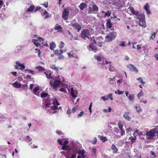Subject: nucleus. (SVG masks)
<instances>
[{"instance_id": "obj_4", "label": "nucleus", "mask_w": 158, "mask_h": 158, "mask_svg": "<svg viewBox=\"0 0 158 158\" xmlns=\"http://www.w3.org/2000/svg\"><path fill=\"white\" fill-rule=\"evenodd\" d=\"M137 19L139 20V25L140 26L145 28L146 27V23L145 21V15L143 14H140L137 15Z\"/></svg>"}, {"instance_id": "obj_12", "label": "nucleus", "mask_w": 158, "mask_h": 158, "mask_svg": "<svg viewBox=\"0 0 158 158\" xmlns=\"http://www.w3.org/2000/svg\"><path fill=\"white\" fill-rule=\"evenodd\" d=\"M70 144L69 146H63L62 147V149L63 150H72V148H73V145H75V144L72 143L71 145L72 146H70Z\"/></svg>"}, {"instance_id": "obj_39", "label": "nucleus", "mask_w": 158, "mask_h": 158, "mask_svg": "<svg viewBox=\"0 0 158 158\" xmlns=\"http://www.w3.org/2000/svg\"><path fill=\"white\" fill-rule=\"evenodd\" d=\"M149 6L148 3H147L145 6H144V9L146 10L149 9Z\"/></svg>"}, {"instance_id": "obj_54", "label": "nucleus", "mask_w": 158, "mask_h": 158, "mask_svg": "<svg viewBox=\"0 0 158 158\" xmlns=\"http://www.w3.org/2000/svg\"><path fill=\"white\" fill-rule=\"evenodd\" d=\"M60 90L62 92H63L65 93H67L66 90L64 88H61L60 89Z\"/></svg>"}, {"instance_id": "obj_63", "label": "nucleus", "mask_w": 158, "mask_h": 158, "mask_svg": "<svg viewBox=\"0 0 158 158\" xmlns=\"http://www.w3.org/2000/svg\"><path fill=\"white\" fill-rule=\"evenodd\" d=\"M120 131H121V136H122L124 134L125 131H124V130L123 129L120 130Z\"/></svg>"}, {"instance_id": "obj_28", "label": "nucleus", "mask_w": 158, "mask_h": 158, "mask_svg": "<svg viewBox=\"0 0 158 158\" xmlns=\"http://www.w3.org/2000/svg\"><path fill=\"white\" fill-rule=\"evenodd\" d=\"M32 139L29 136H27L25 138V141L27 143H30L32 141Z\"/></svg>"}, {"instance_id": "obj_29", "label": "nucleus", "mask_w": 158, "mask_h": 158, "mask_svg": "<svg viewBox=\"0 0 158 158\" xmlns=\"http://www.w3.org/2000/svg\"><path fill=\"white\" fill-rule=\"evenodd\" d=\"M35 8V7L34 5H31L29 8H28L27 11L31 12Z\"/></svg>"}, {"instance_id": "obj_35", "label": "nucleus", "mask_w": 158, "mask_h": 158, "mask_svg": "<svg viewBox=\"0 0 158 158\" xmlns=\"http://www.w3.org/2000/svg\"><path fill=\"white\" fill-rule=\"evenodd\" d=\"M125 81V80L123 79V77H121V78L118 79L117 81V83H121L123 82H124Z\"/></svg>"}, {"instance_id": "obj_23", "label": "nucleus", "mask_w": 158, "mask_h": 158, "mask_svg": "<svg viewBox=\"0 0 158 158\" xmlns=\"http://www.w3.org/2000/svg\"><path fill=\"white\" fill-rule=\"evenodd\" d=\"M87 7V6L85 3H82L80 4L79 6V7L80 8L81 10H83L85 8Z\"/></svg>"}, {"instance_id": "obj_22", "label": "nucleus", "mask_w": 158, "mask_h": 158, "mask_svg": "<svg viewBox=\"0 0 158 158\" xmlns=\"http://www.w3.org/2000/svg\"><path fill=\"white\" fill-rule=\"evenodd\" d=\"M42 15L43 16H45L44 19H48L50 17V16L49 15L48 12L46 10L42 14Z\"/></svg>"}, {"instance_id": "obj_31", "label": "nucleus", "mask_w": 158, "mask_h": 158, "mask_svg": "<svg viewBox=\"0 0 158 158\" xmlns=\"http://www.w3.org/2000/svg\"><path fill=\"white\" fill-rule=\"evenodd\" d=\"M112 95L113 94L112 93L108 94L107 96V98H108V100L110 98L111 100H113V98Z\"/></svg>"}, {"instance_id": "obj_19", "label": "nucleus", "mask_w": 158, "mask_h": 158, "mask_svg": "<svg viewBox=\"0 0 158 158\" xmlns=\"http://www.w3.org/2000/svg\"><path fill=\"white\" fill-rule=\"evenodd\" d=\"M111 148L113 150V152L114 153H117L118 149L116 146L114 144H112L111 145Z\"/></svg>"}, {"instance_id": "obj_37", "label": "nucleus", "mask_w": 158, "mask_h": 158, "mask_svg": "<svg viewBox=\"0 0 158 158\" xmlns=\"http://www.w3.org/2000/svg\"><path fill=\"white\" fill-rule=\"evenodd\" d=\"M25 71L28 72L29 73H30L34 75L35 74V72L31 70H29L28 69H25Z\"/></svg>"}, {"instance_id": "obj_18", "label": "nucleus", "mask_w": 158, "mask_h": 158, "mask_svg": "<svg viewBox=\"0 0 158 158\" xmlns=\"http://www.w3.org/2000/svg\"><path fill=\"white\" fill-rule=\"evenodd\" d=\"M134 107L138 113H139L142 111V109H141L140 106L139 104H136V105H135Z\"/></svg>"}, {"instance_id": "obj_60", "label": "nucleus", "mask_w": 158, "mask_h": 158, "mask_svg": "<svg viewBox=\"0 0 158 158\" xmlns=\"http://www.w3.org/2000/svg\"><path fill=\"white\" fill-rule=\"evenodd\" d=\"M57 142L60 145H63L62 141L60 139H58L57 140Z\"/></svg>"}, {"instance_id": "obj_51", "label": "nucleus", "mask_w": 158, "mask_h": 158, "mask_svg": "<svg viewBox=\"0 0 158 158\" xmlns=\"http://www.w3.org/2000/svg\"><path fill=\"white\" fill-rule=\"evenodd\" d=\"M92 102H91L90 104V105L89 106V111L90 112V114L91 113V112L92 111V110H91V108L92 107Z\"/></svg>"}, {"instance_id": "obj_44", "label": "nucleus", "mask_w": 158, "mask_h": 158, "mask_svg": "<svg viewBox=\"0 0 158 158\" xmlns=\"http://www.w3.org/2000/svg\"><path fill=\"white\" fill-rule=\"evenodd\" d=\"M132 13L134 15H135V16H137L139 14V12L138 11H136L134 10L132 12Z\"/></svg>"}, {"instance_id": "obj_55", "label": "nucleus", "mask_w": 158, "mask_h": 158, "mask_svg": "<svg viewBox=\"0 0 158 158\" xmlns=\"http://www.w3.org/2000/svg\"><path fill=\"white\" fill-rule=\"evenodd\" d=\"M95 43L96 44H97L99 47H101L102 46V42L99 43V42H97L95 41Z\"/></svg>"}, {"instance_id": "obj_1", "label": "nucleus", "mask_w": 158, "mask_h": 158, "mask_svg": "<svg viewBox=\"0 0 158 158\" xmlns=\"http://www.w3.org/2000/svg\"><path fill=\"white\" fill-rule=\"evenodd\" d=\"M52 104L53 105V106H51V104L50 103H46L43 106V108L45 110H47V113H52V114H53L57 112L56 111L52 112L50 110H54L58 109L57 106L59 105V104L57 100L56 99H54L52 102Z\"/></svg>"}, {"instance_id": "obj_9", "label": "nucleus", "mask_w": 158, "mask_h": 158, "mask_svg": "<svg viewBox=\"0 0 158 158\" xmlns=\"http://www.w3.org/2000/svg\"><path fill=\"white\" fill-rule=\"evenodd\" d=\"M16 65H15V69H22L25 68V66L24 64L20 63L18 61L16 62Z\"/></svg>"}, {"instance_id": "obj_14", "label": "nucleus", "mask_w": 158, "mask_h": 158, "mask_svg": "<svg viewBox=\"0 0 158 158\" xmlns=\"http://www.w3.org/2000/svg\"><path fill=\"white\" fill-rule=\"evenodd\" d=\"M77 93V91L76 90H74L73 87L71 88V95L74 98V99H75L77 97L76 94Z\"/></svg>"}, {"instance_id": "obj_49", "label": "nucleus", "mask_w": 158, "mask_h": 158, "mask_svg": "<svg viewBox=\"0 0 158 158\" xmlns=\"http://www.w3.org/2000/svg\"><path fill=\"white\" fill-rule=\"evenodd\" d=\"M143 94V93L141 90V91L138 94V98H139L140 97L142 96Z\"/></svg>"}, {"instance_id": "obj_36", "label": "nucleus", "mask_w": 158, "mask_h": 158, "mask_svg": "<svg viewBox=\"0 0 158 158\" xmlns=\"http://www.w3.org/2000/svg\"><path fill=\"white\" fill-rule=\"evenodd\" d=\"M50 68L55 69L56 71H59V68L56 67L55 65H52L50 66Z\"/></svg>"}, {"instance_id": "obj_25", "label": "nucleus", "mask_w": 158, "mask_h": 158, "mask_svg": "<svg viewBox=\"0 0 158 158\" xmlns=\"http://www.w3.org/2000/svg\"><path fill=\"white\" fill-rule=\"evenodd\" d=\"M98 137L102 141V142H105L107 140V138L103 136L98 135Z\"/></svg>"}, {"instance_id": "obj_24", "label": "nucleus", "mask_w": 158, "mask_h": 158, "mask_svg": "<svg viewBox=\"0 0 158 158\" xmlns=\"http://www.w3.org/2000/svg\"><path fill=\"white\" fill-rule=\"evenodd\" d=\"M92 10L97 12L98 11V6L95 4H94L92 5Z\"/></svg>"}, {"instance_id": "obj_40", "label": "nucleus", "mask_w": 158, "mask_h": 158, "mask_svg": "<svg viewBox=\"0 0 158 158\" xmlns=\"http://www.w3.org/2000/svg\"><path fill=\"white\" fill-rule=\"evenodd\" d=\"M94 57L96 59L99 61H101V57L100 56L95 55L94 56Z\"/></svg>"}, {"instance_id": "obj_52", "label": "nucleus", "mask_w": 158, "mask_h": 158, "mask_svg": "<svg viewBox=\"0 0 158 158\" xmlns=\"http://www.w3.org/2000/svg\"><path fill=\"white\" fill-rule=\"evenodd\" d=\"M73 154L70 158H76V153H74L73 151Z\"/></svg>"}, {"instance_id": "obj_21", "label": "nucleus", "mask_w": 158, "mask_h": 158, "mask_svg": "<svg viewBox=\"0 0 158 158\" xmlns=\"http://www.w3.org/2000/svg\"><path fill=\"white\" fill-rule=\"evenodd\" d=\"M56 47V44L53 42H52L50 44V48L51 50L54 51V48Z\"/></svg>"}, {"instance_id": "obj_48", "label": "nucleus", "mask_w": 158, "mask_h": 158, "mask_svg": "<svg viewBox=\"0 0 158 158\" xmlns=\"http://www.w3.org/2000/svg\"><path fill=\"white\" fill-rule=\"evenodd\" d=\"M123 92L122 91H121L119 90H117V91H115V93L116 94H118L121 95L123 94Z\"/></svg>"}, {"instance_id": "obj_50", "label": "nucleus", "mask_w": 158, "mask_h": 158, "mask_svg": "<svg viewBox=\"0 0 158 158\" xmlns=\"http://www.w3.org/2000/svg\"><path fill=\"white\" fill-rule=\"evenodd\" d=\"M44 73L46 74V76H47V77L48 78H51L52 77H51V73H50L49 74H47L46 72H44Z\"/></svg>"}, {"instance_id": "obj_62", "label": "nucleus", "mask_w": 158, "mask_h": 158, "mask_svg": "<svg viewBox=\"0 0 158 158\" xmlns=\"http://www.w3.org/2000/svg\"><path fill=\"white\" fill-rule=\"evenodd\" d=\"M156 33V32H154L153 33V34L152 35L151 37V39H153L155 38Z\"/></svg>"}, {"instance_id": "obj_15", "label": "nucleus", "mask_w": 158, "mask_h": 158, "mask_svg": "<svg viewBox=\"0 0 158 158\" xmlns=\"http://www.w3.org/2000/svg\"><path fill=\"white\" fill-rule=\"evenodd\" d=\"M115 77H114L112 78H109L108 79L109 83L113 86L115 85Z\"/></svg>"}, {"instance_id": "obj_5", "label": "nucleus", "mask_w": 158, "mask_h": 158, "mask_svg": "<svg viewBox=\"0 0 158 158\" xmlns=\"http://www.w3.org/2000/svg\"><path fill=\"white\" fill-rule=\"evenodd\" d=\"M157 132V129L154 128L151 130L150 131H147L146 135V138L148 139H152L155 136L156 133Z\"/></svg>"}, {"instance_id": "obj_34", "label": "nucleus", "mask_w": 158, "mask_h": 158, "mask_svg": "<svg viewBox=\"0 0 158 158\" xmlns=\"http://www.w3.org/2000/svg\"><path fill=\"white\" fill-rule=\"evenodd\" d=\"M48 95V94L45 93V92H42L41 94V98L46 97H47V96Z\"/></svg>"}, {"instance_id": "obj_3", "label": "nucleus", "mask_w": 158, "mask_h": 158, "mask_svg": "<svg viewBox=\"0 0 158 158\" xmlns=\"http://www.w3.org/2000/svg\"><path fill=\"white\" fill-rule=\"evenodd\" d=\"M64 78L62 76H59L58 79H56L54 81L53 80L50 81V84L51 86L54 89H56L59 86V85L63 81Z\"/></svg>"}, {"instance_id": "obj_46", "label": "nucleus", "mask_w": 158, "mask_h": 158, "mask_svg": "<svg viewBox=\"0 0 158 158\" xmlns=\"http://www.w3.org/2000/svg\"><path fill=\"white\" fill-rule=\"evenodd\" d=\"M84 112L83 111H81L80 113L78 114L77 117H81L83 116L84 114Z\"/></svg>"}, {"instance_id": "obj_27", "label": "nucleus", "mask_w": 158, "mask_h": 158, "mask_svg": "<svg viewBox=\"0 0 158 158\" xmlns=\"http://www.w3.org/2000/svg\"><path fill=\"white\" fill-rule=\"evenodd\" d=\"M12 84L13 86L16 88H20L21 86V85L20 83H18L16 82L13 83Z\"/></svg>"}, {"instance_id": "obj_32", "label": "nucleus", "mask_w": 158, "mask_h": 158, "mask_svg": "<svg viewBox=\"0 0 158 158\" xmlns=\"http://www.w3.org/2000/svg\"><path fill=\"white\" fill-rule=\"evenodd\" d=\"M44 40V38L42 37H39L38 38V42H39V43H40V44L41 43L42 44H43Z\"/></svg>"}, {"instance_id": "obj_11", "label": "nucleus", "mask_w": 158, "mask_h": 158, "mask_svg": "<svg viewBox=\"0 0 158 158\" xmlns=\"http://www.w3.org/2000/svg\"><path fill=\"white\" fill-rule=\"evenodd\" d=\"M69 12V9L68 8L65 9L62 14V18L64 19H66L67 17L68 16Z\"/></svg>"}, {"instance_id": "obj_8", "label": "nucleus", "mask_w": 158, "mask_h": 158, "mask_svg": "<svg viewBox=\"0 0 158 158\" xmlns=\"http://www.w3.org/2000/svg\"><path fill=\"white\" fill-rule=\"evenodd\" d=\"M127 67L130 71L136 73H137L139 71L138 69L133 65L129 64L127 65Z\"/></svg>"}, {"instance_id": "obj_41", "label": "nucleus", "mask_w": 158, "mask_h": 158, "mask_svg": "<svg viewBox=\"0 0 158 158\" xmlns=\"http://www.w3.org/2000/svg\"><path fill=\"white\" fill-rule=\"evenodd\" d=\"M111 12L109 10H108L105 13V17H106L107 16H110L111 15Z\"/></svg>"}, {"instance_id": "obj_6", "label": "nucleus", "mask_w": 158, "mask_h": 158, "mask_svg": "<svg viewBox=\"0 0 158 158\" xmlns=\"http://www.w3.org/2000/svg\"><path fill=\"white\" fill-rule=\"evenodd\" d=\"M105 37V39L107 42H110L114 40L116 36V33L115 32H110Z\"/></svg>"}, {"instance_id": "obj_2", "label": "nucleus", "mask_w": 158, "mask_h": 158, "mask_svg": "<svg viewBox=\"0 0 158 158\" xmlns=\"http://www.w3.org/2000/svg\"><path fill=\"white\" fill-rule=\"evenodd\" d=\"M72 151H73L74 153L78 154L77 158H85L86 151L83 149H80L76 145H73V148H72Z\"/></svg>"}, {"instance_id": "obj_42", "label": "nucleus", "mask_w": 158, "mask_h": 158, "mask_svg": "<svg viewBox=\"0 0 158 158\" xmlns=\"http://www.w3.org/2000/svg\"><path fill=\"white\" fill-rule=\"evenodd\" d=\"M36 68L38 69V70L40 71H42L44 70V68L42 66L36 67Z\"/></svg>"}, {"instance_id": "obj_64", "label": "nucleus", "mask_w": 158, "mask_h": 158, "mask_svg": "<svg viewBox=\"0 0 158 158\" xmlns=\"http://www.w3.org/2000/svg\"><path fill=\"white\" fill-rule=\"evenodd\" d=\"M40 9H41L40 7V6L37 7L35 10V12H36L38 10H40Z\"/></svg>"}, {"instance_id": "obj_59", "label": "nucleus", "mask_w": 158, "mask_h": 158, "mask_svg": "<svg viewBox=\"0 0 158 158\" xmlns=\"http://www.w3.org/2000/svg\"><path fill=\"white\" fill-rule=\"evenodd\" d=\"M64 58V56L62 55H60V56L57 58L58 60L63 59Z\"/></svg>"}, {"instance_id": "obj_58", "label": "nucleus", "mask_w": 158, "mask_h": 158, "mask_svg": "<svg viewBox=\"0 0 158 158\" xmlns=\"http://www.w3.org/2000/svg\"><path fill=\"white\" fill-rule=\"evenodd\" d=\"M101 98L103 101H107L108 100V98H107L106 96H102Z\"/></svg>"}, {"instance_id": "obj_61", "label": "nucleus", "mask_w": 158, "mask_h": 158, "mask_svg": "<svg viewBox=\"0 0 158 158\" xmlns=\"http://www.w3.org/2000/svg\"><path fill=\"white\" fill-rule=\"evenodd\" d=\"M141 46H142V45L141 44L137 45V49L138 50L140 49L141 48Z\"/></svg>"}, {"instance_id": "obj_47", "label": "nucleus", "mask_w": 158, "mask_h": 158, "mask_svg": "<svg viewBox=\"0 0 158 158\" xmlns=\"http://www.w3.org/2000/svg\"><path fill=\"white\" fill-rule=\"evenodd\" d=\"M54 54H57L58 55H60L61 54L59 50H56L54 51Z\"/></svg>"}, {"instance_id": "obj_7", "label": "nucleus", "mask_w": 158, "mask_h": 158, "mask_svg": "<svg viewBox=\"0 0 158 158\" xmlns=\"http://www.w3.org/2000/svg\"><path fill=\"white\" fill-rule=\"evenodd\" d=\"M90 34L89 31L87 29L83 30L81 33V36L84 40H85L86 38L89 39Z\"/></svg>"}, {"instance_id": "obj_45", "label": "nucleus", "mask_w": 158, "mask_h": 158, "mask_svg": "<svg viewBox=\"0 0 158 158\" xmlns=\"http://www.w3.org/2000/svg\"><path fill=\"white\" fill-rule=\"evenodd\" d=\"M108 69L110 71L112 72L114 71V68L110 65Z\"/></svg>"}, {"instance_id": "obj_13", "label": "nucleus", "mask_w": 158, "mask_h": 158, "mask_svg": "<svg viewBox=\"0 0 158 158\" xmlns=\"http://www.w3.org/2000/svg\"><path fill=\"white\" fill-rule=\"evenodd\" d=\"M129 114V112H125L123 114L124 118L127 120L130 121L131 120V118L128 115Z\"/></svg>"}, {"instance_id": "obj_10", "label": "nucleus", "mask_w": 158, "mask_h": 158, "mask_svg": "<svg viewBox=\"0 0 158 158\" xmlns=\"http://www.w3.org/2000/svg\"><path fill=\"white\" fill-rule=\"evenodd\" d=\"M71 26L75 30H77L78 32H79L81 30V26L77 23H73Z\"/></svg>"}, {"instance_id": "obj_26", "label": "nucleus", "mask_w": 158, "mask_h": 158, "mask_svg": "<svg viewBox=\"0 0 158 158\" xmlns=\"http://www.w3.org/2000/svg\"><path fill=\"white\" fill-rule=\"evenodd\" d=\"M106 25L107 26V27H108V28H110L112 27V24L111 23V21L110 20V19H109L106 22Z\"/></svg>"}, {"instance_id": "obj_16", "label": "nucleus", "mask_w": 158, "mask_h": 158, "mask_svg": "<svg viewBox=\"0 0 158 158\" xmlns=\"http://www.w3.org/2000/svg\"><path fill=\"white\" fill-rule=\"evenodd\" d=\"M89 50L90 51L92 50L94 52H96L97 50V48L92 44L89 45Z\"/></svg>"}, {"instance_id": "obj_57", "label": "nucleus", "mask_w": 158, "mask_h": 158, "mask_svg": "<svg viewBox=\"0 0 158 158\" xmlns=\"http://www.w3.org/2000/svg\"><path fill=\"white\" fill-rule=\"evenodd\" d=\"M96 149L95 148H93L91 150L92 152L94 154H96Z\"/></svg>"}, {"instance_id": "obj_33", "label": "nucleus", "mask_w": 158, "mask_h": 158, "mask_svg": "<svg viewBox=\"0 0 158 158\" xmlns=\"http://www.w3.org/2000/svg\"><path fill=\"white\" fill-rule=\"evenodd\" d=\"M39 90V88L38 87H37L34 88L33 90V94H36V93Z\"/></svg>"}, {"instance_id": "obj_53", "label": "nucleus", "mask_w": 158, "mask_h": 158, "mask_svg": "<svg viewBox=\"0 0 158 158\" xmlns=\"http://www.w3.org/2000/svg\"><path fill=\"white\" fill-rule=\"evenodd\" d=\"M67 114L69 115V116H70V114H71V110L69 108H68V109L67 111Z\"/></svg>"}, {"instance_id": "obj_30", "label": "nucleus", "mask_w": 158, "mask_h": 158, "mask_svg": "<svg viewBox=\"0 0 158 158\" xmlns=\"http://www.w3.org/2000/svg\"><path fill=\"white\" fill-rule=\"evenodd\" d=\"M127 97L129 100L132 101L134 98V95L133 94H129Z\"/></svg>"}, {"instance_id": "obj_43", "label": "nucleus", "mask_w": 158, "mask_h": 158, "mask_svg": "<svg viewBox=\"0 0 158 158\" xmlns=\"http://www.w3.org/2000/svg\"><path fill=\"white\" fill-rule=\"evenodd\" d=\"M65 45V44L63 42H61L60 43V44L59 46V48H60L61 49L63 48L64 46Z\"/></svg>"}, {"instance_id": "obj_17", "label": "nucleus", "mask_w": 158, "mask_h": 158, "mask_svg": "<svg viewBox=\"0 0 158 158\" xmlns=\"http://www.w3.org/2000/svg\"><path fill=\"white\" fill-rule=\"evenodd\" d=\"M55 30H58L57 32H62V28L60 25H59L58 24H56L54 27Z\"/></svg>"}, {"instance_id": "obj_20", "label": "nucleus", "mask_w": 158, "mask_h": 158, "mask_svg": "<svg viewBox=\"0 0 158 158\" xmlns=\"http://www.w3.org/2000/svg\"><path fill=\"white\" fill-rule=\"evenodd\" d=\"M32 42L35 44L37 47H38L41 45L39 43V42L38 40L36 39H33L32 40Z\"/></svg>"}, {"instance_id": "obj_38", "label": "nucleus", "mask_w": 158, "mask_h": 158, "mask_svg": "<svg viewBox=\"0 0 158 158\" xmlns=\"http://www.w3.org/2000/svg\"><path fill=\"white\" fill-rule=\"evenodd\" d=\"M111 111V108L110 107H109L108 109H104L103 110V112L104 113H106L107 112H110Z\"/></svg>"}, {"instance_id": "obj_56", "label": "nucleus", "mask_w": 158, "mask_h": 158, "mask_svg": "<svg viewBox=\"0 0 158 158\" xmlns=\"http://www.w3.org/2000/svg\"><path fill=\"white\" fill-rule=\"evenodd\" d=\"M118 127L120 129V130L123 129V125L121 124L120 123H119L118 124Z\"/></svg>"}]
</instances>
